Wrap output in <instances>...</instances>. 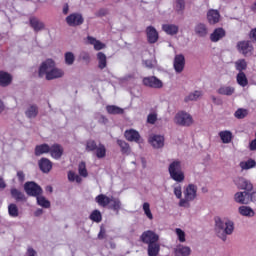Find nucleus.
Instances as JSON below:
<instances>
[{
    "instance_id": "f257e3e1",
    "label": "nucleus",
    "mask_w": 256,
    "mask_h": 256,
    "mask_svg": "<svg viewBox=\"0 0 256 256\" xmlns=\"http://www.w3.org/2000/svg\"><path fill=\"white\" fill-rule=\"evenodd\" d=\"M215 223V232L222 241H226L227 235H232L235 231V224L231 220L216 218Z\"/></svg>"
},
{
    "instance_id": "f03ea898",
    "label": "nucleus",
    "mask_w": 256,
    "mask_h": 256,
    "mask_svg": "<svg viewBox=\"0 0 256 256\" xmlns=\"http://www.w3.org/2000/svg\"><path fill=\"white\" fill-rule=\"evenodd\" d=\"M168 173L170 179L176 183H183L185 181V172L183 171V164L180 160H172L169 163Z\"/></svg>"
},
{
    "instance_id": "7ed1b4c3",
    "label": "nucleus",
    "mask_w": 256,
    "mask_h": 256,
    "mask_svg": "<svg viewBox=\"0 0 256 256\" xmlns=\"http://www.w3.org/2000/svg\"><path fill=\"white\" fill-rule=\"evenodd\" d=\"M197 185L190 183L184 188L183 199H181L178 203L179 207H183L184 209H189L191 207V202L194 199H197Z\"/></svg>"
},
{
    "instance_id": "20e7f679",
    "label": "nucleus",
    "mask_w": 256,
    "mask_h": 256,
    "mask_svg": "<svg viewBox=\"0 0 256 256\" xmlns=\"http://www.w3.org/2000/svg\"><path fill=\"white\" fill-rule=\"evenodd\" d=\"M174 123L181 127H190V125H193V116L186 111H179L174 117Z\"/></svg>"
},
{
    "instance_id": "39448f33",
    "label": "nucleus",
    "mask_w": 256,
    "mask_h": 256,
    "mask_svg": "<svg viewBox=\"0 0 256 256\" xmlns=\"http://www.w3.org/2000/svg\"><path fill=\"white\" fill-rule=\"evenodd\" d=\"M55 66V61L53 59H47L40 64L38 75L39 77H45L47 79V75L51 73V70Z\"/></svg>"
},
{
    "instance_id": "423d86ee",
    "label": "nucleus",
    "mask_w": 256,
    "mask_h": 256,
    "mask_svg": "<svg viewBox=\"0 0 256 256\" xmlns=\"http://www.w3.org/2000/svg\"><path fill=\"white\" fill-rule=\"evenodd\" d=\"M142 83L145 87H150V89H163V81L155 76L144 77Z\"/></svg>"
},
{
    "instance_id": "0eeeda50",
    "label": "nucleus",
    "mask_w": 256,
    "mask_h": 256,
    "mask_svg": "<svg viewBox=\"0 0 256 256\" xmlns=\"http://www.w3.org/2000/svg\"><path fill=\"white\" fill-rule=\"evenodd\" d=\"M24 191L27 195H30V197H37L43 193L41 186L37 185L35 182H26L24 185Z\"/></svg>"
},
{
    "instance_id": "6e6552de",
    "label": "nucleus",
    "mask_w": 256,
    "mask_h": 256,
    "mask_svg": "<svg viewBox=\"0 0 256 256\" xmlns=\"http://www.w3.org/2000/svg\"><path fill=\"white\" fill-rule=\"evenodd\" d=\"M140 239L143 243H146V245H152L159 241V235L151 230H147L142 233Z\"/></svg>"
},
{
    "instance_id": "1a4fd4ad",
    "label": "nucleus",
    "mask_w": 256,
    "mask_h": 256,
    "mask_svg": "<svg viewBox=\"0 0 256 256\" xmlns=\"http://www.w3.org/2000/svg\"><path fill=\"white\" fill-rule=\"evenodd\" d=\"M148 142L154 149H162L165 146V137L159 134H152L149 136Z\"/></svg>"
},
{
    "instance_id": "9d476101",
    "label": "nucleus",
    "mask_w": 256,
    "mask_h": 256,
    "mask_svg": "<svg viewBox=\"0 0 256 256\" xmlns=\"http://www.w3.org/2000/svg\"><path fill=\"white\" fill-rule=\"evenodd\" d=\"M238 51L245 57L253 55V45L249 41H241L237 45Z\"/></svg>"
},
{
    "instance_id": "9b49d317",
    "label": "nucleus",
    "mask_w": 256,
    "mask_h": 256,
    "mask_svg": "<svg viewBox=\"0 0 256 256\" xmlns=\"http://www.w3.org/2000/svg\"><path fill=\"white\" fill-rule=\"evenodd\" d=\"M65 76V71L63 69L57 67V64H54L50 73L46 76L47 81H53L55 79H61V77Z\"/></svg>"
},
{
    "instance_id": "f8f14e48",
    "label": "nucleus",
    "mask_w": 256,
    "mask_h": 256,
    "mask_svg": "<svg viewBox=\"0 0 256 256\" xmlns=\"http://www.w3.org/2000/svg\"><path fill=\"white\" fill-rule=\"evenodd\" d=\"M66 23L70 27H77L78 25H83V16L79 13L70 14L66 18Z\"/></svg>"
},
{
    "instance_id": "ddd939ff",
    "label": "nucleus",
    "mask_w": 256,
    "mask_h": 256,
    "mask_svg": "<svg viewBox=\"0 0 256 256\" xmlns=\"http://www.w3.org/2000/svg\"><path fill=\"white\" fill-rule=\"evenodd\" d=\"M206 19L209 25H217L221 21V14L218 10L210 9L207 11Z\"/></svg>"
},
{
    "instance_id": "4468645a",
    "label": "nucleus",
    "mask_w": 256,
    "mask_h": 256,
    "mask_svg": "<svg viewBox=\"0 0 256 256\" xmlns=\"http://www.w3.org/2000/svg\"><path fill=\"white\" fill-rule=\"evenodd\" d=\"M234 183L238 189H243L246 192L253 191V184L244 177H239L234 181Z\"/></svg>"
},
{
    "instance_id": "2eb2a0df",
    "label": "nucleus",
    "mask_w": 256,
    "mask_h": 256,
    "mask_svg": "<svg viewBox=\"0 0 256 256\" xmlns=\"http://www.w3.org/2000/svg\"><path fill=\"white\" fill-rule=\"evenodd\" d=\"M124 135L127 141H131L133 143H138V144L143 143V139H141V135L135 129L126 130Z\"/></svg>"
},
{
    "instance_id": "dca6fc26",
    "label": "nucleus",
    "mask_w": 256,
    "mask_h": 256,
    "mask_svg": "<svg viewBox=\"0 0 256 256\" xmlns=\"http://www.w3.org/2000/svg\"><path fill=\"white\" fill-rule=\"evenodd\" d=\"M146 37L148 43H157V41H159V32H157V29H155V27L148 26L146 28Z\"/></svg>"
},
{
    "instance_id": "f3484780",
    "label": "nucleus",
    "mask_w": 256,
    "mask_h": 256,
    "mask_svg": "<svg viewBox=\"0 0 256 256\" xmlns=\"http://www.w3.org/2000/svg\"><path fill=\"white\" fill-rule=\"evenodd\" d=\"M174 70L177 73H183V70L185 69V56L183 54H178L174 58Z\"/></svg>"
},
{
    "instance_id": "a211bd4d",
    "label": "nucleus",
    "mask_w": 256,
    "mask_h": 256,
    "mask_svg": "<svg viewBox=\"0 0 256 256\" xmlns=\"http://www.w3.org/2000/svg\"><path fill=\"white\" fill-rule=\"evenodd\" d=\"M24 115L27 119H35L39 115V106L37 104H29L24 111Z\"/></svg>"
},
{
    "instance_id": "6ab92c4d",
    "label": "nucleus",
    "mask_w": 256,
    "mask_h": 256,
    "mask_svg": "<svg viewBox=\"0 0 256 256\" xmlns=\"http://www.w3.org/2000/svg\"><path fill=\"white\" fill-rule=\"evenodd\" d=\"M63 146L59 144H53L50 146V155L52 159L59 160L61 157H63Z\"/></svg>"
},
{
    "instance_id": "aec40b11",
    "label": "nucleus",
    "mask_w": 256,
    "mask_h": 256,
    "mask_svg": "<svg viewBox=\"0 0 256 256\" xmlns=\"http://www.w3.org/2000/svg\"><path fill=\"white\" fill-rule=\"evenodd\" d=\"M194 33L198 37H207V35H209V28L207 27V24L200 22L195 25Z\"/></svg>"
},
{
    "instance_id": "412c9836",
    "label": "nucleus",
    "mask_w": 256,
    "mask_h": 256,
    "mask_svg": "<svg viewBox=\"0 0 256 256\" xmlns=\"http://www.w3.org/2000/svg\"><path fill=\"white\" fill-rule=\"evenodd\" d=\"M38 165L42 173H49L53 169V163L47 158L40 159Z\"/></svg>"
},
{
    "instance_id": "4be33fe9",
    "label": "nucleus",
    "mask_w": 256,
    "mask_h": 256,
    "mask_svg": "<svg viewBox=\"0 0 256 256\" xmlns=\"http://www.w3.org/2000/svg\"><path fill=\"white\" fill-rule=\"evenodd\" d=\"M249 192L245 191V192H237L234 195V201L236 203H239L240 205H248L249 203Z\"/></svg>"
},
{
    "instance_id": "5701e85b",
    "label": "nucleus",
    "mask_w": 256,
    "mask_h": 256,
    "mask_svg": "<svg viewBox=\"0 0 256 256\" xmlns=\"http://www.w3.org/2000/svg\"><path fill=\"white\" fill-rule=\"evenodd\" d=\"M87 43L88 45H92L95 51H101L102 49H105L106 45L105 43L101 42L100 40H97V38L93 36L87 37Z\"/></svg>"
},
{
    "instance_id": "b1692460",
    "label": "nucleus",
    "mask_w": 256,
    "mask_h": 256,
    "mask_svg": "<svg viewBox=\"0 0 256 256\" xmlns=\"http://www.w3.org/2000/svg\"><path fill=\"white\" fill-rule=\"evenodd\" d=\"M174 255L175 256H190L191 248L189 246H184V245L179 244L174 248Z\"/></svg>"
},
{
    "instance_id": "393cba45",
    "label": "nucleus",
    "mask_w": 256,
    "mask_h": 256,
    "mask_svg": "<svg viewBox=\"0 0 256 256\" xmlns=\"http://www.w3.org/2000/svg\"><path fill=\"white\" fill-rule=\"evenodd\" d=\"M162 30L166 35H177L179 33V25L177 24H164Z\"/></svg>"
},
{
    "instance_id": "a878e982",
    "label": "nucleus",
    "mask_w": 256,
    "mask_h": 256,
    "mask_svg": "<svg viewBox=\"0 0 256 256\" xmlns=\"http://www.w3.org/2000/svg\"><path fill=\"white\" fill-rule=\"evenodd\" d=\"M223 37H225V29L216 28L210 35V40L212 41V43H217V41H221Z\"/></svg>"
},
{
    "instance_id": "bb28decb",
    "label": "nucleus",
    "mask_w": 256,
    "mask_h": 256,
    "mask_svg": "<svg viewBox=\"0 0 256 256\" xmlns=\"http://www.w3.org/2000/svg\"><path fill=\"white\" fill-rule=\"evenodd\" d=\"M238 213L239 215H241L242 217H255V210H253V208L249 207V206H240L238 208Z\"/></svg>"
},
{
    "instance_id": "cd10ccee",
    "label": "nucleus",
    "mask_w": 256,
    "mask_h": 256,
    "mask_svg": "<svg viewBox=\"0 0 256 256\" xmlns=\"http://www.w3.org/2000/svg\"><path fill=\"white\" fill-rule=\"evenodd\" d=\"M239 167L241 171H249V169H255L256 161L252 158H249L248 160H243L239 163Z\"/></svg>"
},
{
    "instance_id": "c85d7f7f",
    "label": "nucleus",
    "mask_w": 256,
    "mask_h": 256,
    "mask_svg": "<svg viewBox=\"0 0 256 256\" xmlns=\"http://www.w3.org/2000/svg\"><path fill=\"white\" fill-rule=\"evenodd\" d=\"M11 81H13V76L7 72H0V87H8L11 85Z\"/></svg>"
},
{
    "instance_id": "c756f323",
    "label": "nucleus",
    "mask_w": 256,
    "mask_h": 256,
    "mask_svg": "<svg viewBox=\"0 0 256 256\" xmlns=\"http://www.w3.org/2000/svg\"><path fill=\"white\" fill-rule=\"evenodd\" d=\"M222 143L225 145L231 143L233 141V133L229 130H223L218 133Z\"/></svg>"
},
{
    "instance_id": "7c9ffc66",
    "label": "nucleus",
    "mask_w": 256,
    "mask_h": 256,
    "mask_svg": "<svg viewBox=\"0 0 256 256\" xmlns=\"http://www.w3.org/2000/svg\"><path fill=\"white\" fill-rule=\"evenodd\" d=\"M10 193L13 199H15L17 202L25 203V201H27L25 194L19 191L17 188H12Z\"/></svg>"
},
{
    "instance_id": "2f4dec72",
    "label": "nucleus",
    "mask_w": 256,
    "mask_h": 256,
    "mask_svg": "<svg viewBox=\"0 0 256 256\" xmlns=\"http://www.w3.org/2000/svg\"><path fill=\"white\" fill-rule=\"evenodd\" d=\"M200 97H203V92L200 90H195L185 96L184 103H191V101H197Z\"/></svg>"
},
{
    "instance_id": "473e14b6",
    "label": "nucleus",
    "mask_w": 256,
    "mask_h": 256,
    "mask_svg": "<svg viewBox=\"0 0 256 256\" xmlns=\"http://www.w3.org/2000/svg\"><path fill=\"white\" fill-rule=\"evenodd\" d=\"M51 151V146L49 144H40L35 147V155L36 157H41V155H45Z\"/></svg>"
},
{
    "instance_id": "72a5a7b5",
    "label": "nucleus",
    "mask_w": 256,
    "mask_h": 256,
    "mask_svg": "<svg viewBox=\"0 0 256 256\" xmlns=\"http://www.w3.org/2000/svg\"><path fill=\"white\" fill-rule=\"evenodd\" d=\"M95 202L99 205V207H107V205L111 203V197H108L105 194H99L95 197Z\"/></svg>"
},
{
    "instance_id": "f704fd0d",
    "label": "nucleus",
    "mask_w": 256,
    "mask_h": 256,
    "mask_svg": "<svg viewBox=\"0 0 256 256\" xmlns=\"http://www.w3.org/2000/svg\"><path fill=\"white\" fill-rule=\"evenodd\" d=\"M108 205L112 211H115L116 215H119V211H121V200L119 198L110 197V203Z\"/></svg>"
},
{
    "instance_id": "c9c22d12",
    "label": "nucleus",
    "mask_w": 256,
    "mask_h": 256,
    "mask_svg": "<svg viewBox=\"0 0 256 256\" xmlns=\"http://www.w3.org/2000/svg\"><path fill=\"white\" fill-rule=\"evenodd\" d=\"M30 25L36 32L43 31V29H45V24L35 17L30 18Z\"/></svg>"
},
{
    "instance_id": "e433bc0d",
    "label": "nucleus",
    "mask_w": 256,
    "mask_h": 256,
    "mask_svg": "<svg viewBox=\"0 0 256 256\" xmlns=\"http://www.w3.org/2000/svg\"><path fill=\"white\" fill-rule=\"evenodd\" d=\"M75 59H76L75 53L71 51H67L64 53V63L68 67L75 65Z\"/></svg>"
},
{
    "instance_id": "4c0bfd02",
    "label": "nucleus",
    "mask_w": 256,
    "mask_h": 256,
    "mask_svg": "<svg viewBox=\"0 0 256 256\" xmlns=\"http://www.w3.org/2000/svg\"><path fill=\"white\" fill-rule=\"evenodd\" d=\"M217 93L219 95H226V97H231L233 93H235V87L232 86H221L218 90Z\"/></svg>"
},
{
    "instance_id": "58836bf2",
    "label": "nucleus",
    "mask_w": 256,
    "mask_h": 256,
    "mask_svg": "<svg viewBox=\"0 0 256 256\" xmlns=\"http://www.w3.org/2000/svg\"><path fill=\"white\" fill-rule=\"evenodd\" d=\"M36 201H37V205H39V207H42L43 209H49L51 207V202L41 194L36 196Z\"/></svg>"
},
{
    "instance_id": "ea45409f",
    "label": "nucleus",
    "mask_w": 256,
    "mask_h": 256,
    "mask_svg": "<svg viewBox=\"0 0 256 256\" xmlns=\"http://www.w3.org/2000/svg\"><path fill=\"white\" fill-rule=\"evenodd\" d=\"M148 256H159V251H161V246L159 243L148 244Z\"/></svg>"
},
{
    "instance_id": "a19ab883",
    "label": "nucleus",
    "mask_w": 256,
    "mask_h": 256,
    "mask_svg": "<svg viewBox=\"0 0 256 256\" xmlns=\"http://www.w3.org/2000/svg\"><path fill=\"white\" fill-rule=\"evenodd\" d=\"M96 57L98 61V68L101 70L105 69V67H107V55L103 52H98Z\"/></svg>"
},
{
    "instance_id": "79ce46f5",
    "label": "nucleus",
    "mask_w": 256,
    "mask_h": 256,
    "mask_svg": "<svg viewBox=\"0 0 256 256\" xmlns=\"http://www.w3.org/2000/svg\"><path fill=\"white\" fill-rule=\"evenodd\" d=\"M236 81L240 87H247L249 85V80L247 79V75L243 72H239L236 76Z\"/></svg>"
},
{
    "instance_id": "37998d69",
    "label": "nucleus",
    "mask_w": 256,
    "mask_h": 256,
    "mask_svg": "<svg viewBox=\"0 0 256 256\" xmlns=\"http://www.w3.org/2000/svg\"><path fill=\"white\" fill-rule=\"evenodd\" d=\"M96 157L98 159H104V157H106L107 155V148H105V145L103 144H98V146H96Z\"/></svg>"
},
{
    "instance_id": "c03bdc74",
    "label": "nucleus",
    "mask_w": 256,
    "mask_h": 256,
    "mask_svg": "<svg viewBox=\"0 0 256 256\" xmlns=\"http://www.w3.org/2000/svg\"><path fill=\"white\" fill-rule=\"evenodd\" d=\"M106 111L110 115H123V109L115 105L107 106Z\"/></svg>"
},
{
    "instance_id": "a18cd8bd",
    "label": "nucleus",
    "mask_w": 256,
    "mask_h": 256,
    "mask_svg": "<svg viewBox=\"0 0 256 256\" xmlns=\"http://www.w3.org/2000/svg\"><path fill=\"white\" fill-rule=\"evenodd\" d=\"M235 69L239 71V73H243L245 69H247V61L245 59H239L235 62Z\"/></svg>"
},
{
    "instance_id": "49530a36",
    "label": "nucleus",
    "mask_w": 256,
    "mask_h": 256,
    "mask_svg": "<svg viewBox=\"0 0 256 256\" xmlns=\"http://www.w3.org/2000/svg\"><path fill=\"white\" fill-rule=\"evenodd\" d=\"M68 181H70V183H81L83 181V179L81 178V176H79V174L73 172V171H69L68 172Z\"/></svg>"
},
{
    "instance_id": "de8ad7c7",
    "label": "nucleus",
    "mask_w": 256,
    "mask_h": 256,
    "mask_svg": "<svg viewBox=\"0 0 256 256\" xmlns=\"http://www.w3.org/2000/svg\"><path fill=\"white\" fill-rule=\"evenodd\" d=\"M8 214L10 217H19V207L16 204H9L8 206Z\"/></svg>"
},
{
    "instance_id": "09e8293b",
    "label": "nucleus",
    "mask_w": 256,
    "mask_h": 256,
    "mask_svg": "<svg viewBox=\"0 0 256 256\" xmlns=\"http://www.w3.org/2000/svg\"><path fill=\"white\" fill-rule=\"evenodd\" d=\"M173 193L176 197V199H183V188L181 187L180 184H174L173 185Z\"/></svg>"
},
{
    "instance_id": "8fccbe9b",
    "label": "nucleus",
    "mask_w": 256,
    "mask_h": 256,
    "mask_svg": "<svg viewBox=\"0 0 256 256\" xmlns=\"http://www.w3.org/2000/svg\"><path fill=\"white\" fill-rule=\"evenodd\" d=\"M117 143L119 147L121 148L122 153L129 155L131 153V147H129V144L123 140H117Z\"/></svg>"
},
{
    "instance_id": "3c124183",
    "label": "nucleus",
    "mask_w": 256,
    "mask_h": 256,
    "mask_svg": "<svg viewBox=\"0 0 256 256\" xmlns=\"http://www.w3.org/2000/svg\"><path fill=\"white\" fill-rule=\"evenodd\" d=\"M90 219L91 221H94V223H101L103 216L101 215V211L99 210H94L91 214H90Z\"/></svg>"
},
{
    "instance_id": "603ef678",
    "label": "nucleus",
    "mask_w": 256,
    "mask_h": 256,
    "mask_svg": "<svg viewBox=\"0 0 256 256\" xmlns=\"http://www.w3.org/2000/svg\"><path fill=\"white\" fill-rule=\"evenodd\" d=\"M247 115H249V110L244 108H240L234 113V117H236V119H245Z\"/></svg>"
},
{
    "instance_id": "864d4df0",
    "label": "nucleus",
    "mask_w": 256,
    "mask_h": 256,
    "mask_svg": "<svg viewBox=\"0 0 256 256\" xmlns=\"http://www.w3.org/2000/svg\"><path fill=\"white\" fill-rule=\"evenodd\" d=\"M78 173L80 177H88L89 173L87 172V165L85 162H80L78 165Z\"/></svg>"
},
{
    "instance_id": "5fc2aeb1",
    "label": "nucleus",
    "mask_w": 256,
    "mask_h": 256,
    "mask_svg": "<svg viewBox=\"0 0 256 256\" xmlns=\"http://www.w3.org/2000/svg\"><path fill=\"white\" fill-rule=\"evenodd\" d=\"M143 211L146 217L150 220L153 221V213H151V206L149 205L148 202H145L143 204Z\"/></svg>"
},
{
    "instance_id": "6e6d98bb",
    "label": "nucleus",
    "mask_w": 256,
    "mask_h": 256,
    "mask_svg": "<svg viewBox=\"0 0 256 256\" xmlns=\"http://www.w3.org/2000/svg\"><path fill=\"white\" fill-rule=\"evenodd\" d=\"M175 10L177 13H183L185 10V0H177L175 4Z\"/></svg>"
},
{
    "instance_id": "4d7b16f0",
    "label": "nucleus",
    "mask_w": 256,
    "mask_h": 256,
    "mask_svg": "<svg viewBox=\"0 0 256 256\" xmlns=\"http://www.w3.org/2000/svg\"><path fill=\"white\" fill-rule=\"evenodd\" d=\"M175 233L177 235L178 241H180V243H185V231H183L181 228H176Z\"/></svg>"
},
{
    "instance_id": "13d9d810",
    "label": "nucleus",
    "mask_w": 256,
    "mask_h": 256,
    "mask_svg": "<svg viewBox=\"0 0 256 256\" xmlns=\"http://www.w3.org/2000/svg\"><path fill=\"white\" fill-rule=\"evenodd\" d=\"M98 145L94 140H88L86 142V151H95L97 149Z\"/></svg>"
},
{
    "instance_id": "bf43d9fd",
    "label": "nucleus",
    "mask_w": 256,
    "mask_h": 256,
    "mask_svg": "<svg viewBox=\"0 0 256 256\" xmlns=\"http://www.w3.org/2000/svg\"><path fill=\"white\" fill-rule=\"evenodd\" d=\"M157 121V113L152 112L147 116V123H149L150 125H155Z\"/></svg>"
},
{
    "instance_id": "052dcab7",
    "label": "nucleus",
    "mask_w": 256,
    "mask_h": 256,
    "mask_svg": "<svg viewBox=\"0 0 256 256\" xmlns=\"http://www.w3.org/2000/svg\"><path fill=\"white\" fill-rule=\"evenodd\" d=\"M80 59H82V61H85V63H89V61H91V56L87 52H82L80 54Z\"/></svg>"
},
{
    "instance_id": "680f3d73",
    "label": "nucleus",
    "mask_w": 256,
    "mask_h": 256,
    "mask_svg": "<svg viewBox=\"0 0 256 256\" xmlns=\"http://www.w3.org/2000/svg\"><path fill=\"white\" fill-rule=\"evenodd\" d=\"M144 65L148 69H153V67H155V65H157V62L155 60H146V61H144Z\"/></svg>"
},
{
    "instance_id": "e2e57ef3",
    "label": "nucleus",
    "mask_w": 256,
    "mask_h": 256,
    "mask_svg": "<svg viewBox=\"0 0 256 256\" xmlns=\"http://www.w3.org/2000/svg\"><path fill=\"white\" fill-rule=\"evenodd\" d=\"M26 256H37V251H35V249H33V247H28Z\"/></svg>"
},
{
    "instance_id": "0e129e2a",
    "label": "nucleus",
    "mask_w": 256,
    "mask_h": 256,
    "mask_svg": "<svg viewBox=\"0 0 256 256\" xmlns=\"http://www.w3.org/2000/svg\"><path fill=\"white\" fill-rule=\"evenodd\" d=\"M17 177H18V181H20L21 183H23V181H25V173H23V171H18Z\"/></svg>"
},
{
    "instance_id": "69168bd1",
    "label": "nucleus",
    "mask_w": 256,
    "mask_h": 256,
    "mask_svg": "<svg viewBox=\"0 0 256 256\" xmlns=\"http://www.w3.org/2000/svg\"><path fill=\"white\" fill-rule=\"evenodd\" d=\"M249 150L250 151H256V140H252L250 143H249Z\"/></svg>"
},
{
    "instance_id": "338daca9",
    "label": "nucleus",
    "mask_w": 256,
    "mask_h": 256,
    "mask_svg": "<svg viewBox=\"0 0 256 256\" xmlns=\"http://www.w3.org/2000/svg\"><path fill=\"white\" fill-rule=\"evenodd\" d=\"M35 217H41V215H43V209L38 208L35 212H34Z\"/></svg>"
},
{
    "instance_id": "774afa93",
    "label": "nucleus",
    "mask_w": 256,
    "mask_h": 256,
    "mask_svg": "<svg viewBox=\"0 0 256 256\" xmlns=\"http://www.w3.org/2000/svg\"><path fill=\"white\" fill-rule=\"evenodd\" d=\"M250 37L251 39H254V41H256V28L251 30Z\"/></svg>"
}]
</instances>
